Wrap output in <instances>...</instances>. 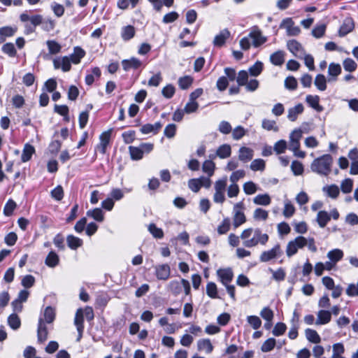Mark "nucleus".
I'll list each match as a JSON object with an SVG mask.
<instances>
[{
	"mask_svg": "<svg viewBox=\"0 0 358 358\" xmlns=\"http://www.w3.org/2000/svg\"><path fill=\"white\" fill-rule=\"evenodd\" d=\"M8 325L14 330L20 328L21 322L20 317L16 314H11L8 318Z\"/></svg>",
	"mask_w": 358,
	"mask_h": 358,
	"instance_id": "nucleus-52",
	"label": "nucleus"
},
{
	"mask_svg": "<svg viewBox=\"0 0 358 358\" xmlns=\"http://www.w3.org/2000/svg\"><path fill=\"white\" fill-rule=\"evenodd\" d=\"M276 345V341L273 338L266 339L261 346V350L263 352H268L271 351Z\"/></svg>",
	"mask_w": 358,
	"mask_h": 358,
	"instance_id": "nucleus-46",
	"label": "nucleus"
},
{
	"mask_svg": "<svg viewBox=\"0 0 358 358\" xmlns=\"http://www.w3.org/2000/svg\"><path fill=\"white\" fill-rule=\"evenodd\" d=\"M231 148L229 144H222L219 146L216 150L215 155H210V158H215V156L218 157L220 159H226L231 156Z\"/></svg>",
	"mask_w": 358,
	"mask_h": 358,
	"instance_id": "nucleus-16",
	"label": "nucleus"
},
{
	"mask_svg": "<svg viewBox=\"0 0 358 358\" xmlns=\"http://www.w3.org/2000/svg\"><path fill=\"white\" fill-rule=\"evenodd\" d=\"M135 29L133 26L129 25L124 27L122 31V38L124 41H129L134 36Z\"/></svg>",
	"mask_w": 358,
	"mask_h": 358,
	"instance_id": "nucleus-50",
	"label": "nucleus"
},
{
	"mask_svg": "<svg viewBox=\"0 0 358 358\" xmlns=\"http://www.w3.org/2000/svg\"><path fill=\"white\" fill-rule=\"evenodd\" d=\"M155 274L159 280H166L171 274V268L168 264H162L155 266Z\"/></svg>",
	"mask_w": 358,
	"mask_h": 358,
	"instance_id": "nucleus-14",
	"label": "nucleus"
},
{
	"mask_svg": "<svg viewBox=\"0 0 358 358\" xmlns=\"http://www.w3.org/2000/svg\"><path fill=\"white\" fill-rule=\"evenodd\" d=\"M230 219L229 217L224 218L222 222L217 227V233L220 235L227 234L230 229Z\"/></svg>",
	"mask_w": 358,
	"mask_h": 358,
	"instance_id": "nucleus-41",
	"label": "nucleus"
},
{
	"mask_svg": "<svg viewBox=\"0 0 358 358\" xmlns=\"http://www.w3.org/2000/svg\"><path fill=\"white\" fill-rule=\"evenodd\" d=\"M343 66L345 71L353 72L357 68V63L351 58H347L343 62Z\"/></svg>",
	"mask_w": 358,
	"mask_h": 358,
	"instance_id": "nucleus-55",
	"label": "nucleus"
},
{
	"mask_svg": "<svg viewBox=\"0 0 358 358\" xmlns=\"http://www.w3.org/2000/svg\"><path fill=\"white\" fill-rule=\"evenodd\" d=\"M198 108L199 103L196 101L189 99L183 110L186 113L189 114L196 112Z\"/></svg>",
	"mask_w": 358,
	"mask_h": 358,
	"instance_id": "nucleus-62",
	"label": "nucleus"
},
{
	"mask_svg": "<svg viewBox=\"0 0 358 358\" xmlns=\"http://www.w3.org/2000/svg\"><path fill=\"white\" fill-rule=\"evenodd\" d=\"M331 220L330 215L324 210H320L317 215V222L321 228H324Z\"/></svg>",
	"mask_w": 358,
	"mask_h": 358,
	"instance_id": "nucleus-32",
	"label": "nucleus"
},
{
	"mask_svg": "<svg viewBox=\"0 0 358 358\" xmlns=\"http://www.w3.org/2000/svg\"><path fill=\"white\" fill-rule=\"evenodd\" d=\"M232 137L234 140H239L241 139V138H243L245 135V133H246V131L245 129L241 127V126H238L236 127H235L232 131Z\"/></svg>",
	"mask_w": 358,
	"mask_h": 358,
	"instance_id": "nucleus-64",
	"label": "nucleus"
},
{
	"mask_svg": "<svg viewBox=\"0 0 358 358\" xmlns=\"http://www.w3.org/2000/svg\"><path fill=\"white\" fill-rule=\"evenodd\" d=\"M49 52L55 55L61 51L62 46L55 41H48L46 42Z\"/></svg>",
	"mask_w": 358,
	"mask_h": 358,
	"instance_id": "nucleus-56",
	"label": "nucleus"
},
{
	"mask_svg": "<svg viewBox=\"0 0 358 358\" xmlns=\"http://www.w3.org/2000/svg\"><path fill=\"white\" fill-rule=\"evenodd\" d=\"M215 164L212 160H206L202 165V170L207 173L209 177L214 174Z\"/></svg>",
	"mask_w": 358,
	"mask_h": 358,
	"instance_id": "nucleus-43",
	"label": "nucleus"
},
{
	"mask_svg": "<svg viewBox=\"0 0 358 358\" xmlns=\"http://www.w3.org/2000/svg\"><path fill=\"white\" fill-rule=\"evenodd\" d=\"M217 275L224 285H229L234 278V273L230 268H220L217 271Z\"/></svg>",
	"mask_w": 358,
	"mask_h": 358,
	"instance_id": "nucleus-11",
	"label": "nucleus"
},
{
	"mask_svg": "<svg viewBox=\"0 0 358 358\" xmlns=\"http://www.w3.org/2000/svg\"><path fill=\"white\" fill-rule=\"evenodd\" d=\"M37 334L39 342H44L48 338V330L43 318L38 320Z\"/></svg>",
	"mask_w": 358,
	"mask_h": 358,
	"instance_id": "nucleus-24",
	"label": "nucleus"
},
{
	"mask_svg": "<svg viewBox=\"0 0 358 358\" xmlns=\"http://www.w3.org/2000/svg\"><path fill=\"white\" fill-rule=\"evenodd\" d=\"M162 125L159 122H157L155 124H145L141 128V131L144 134H148L150 133L157 134L162 128Z\"/></svg>",
	"mask_w": 358,
	"mask_h": 358,
	"instance_id": "nucleus-21",
	"label": "nucleus"
},
{
	"mask_svg": "<svg viewBox=\"0 0 358 358\" xmlns=\"http://www.w3.org/2000/svg\"><path fill=\"white\" fill-rule=\"evenodd\" d=\"M295 213V208L292 203V202L289 200L285 201L284 209L282 214L285 217H292Z\"/></svg>",
	"mask_w": 358,
	"mask_h": 358,
	"instance_id": "nucleus-48",
	"label": "nucleus"
},
{
	"mask_svg": "<svg viewBox=\"0 0 358 358\" xmlns=\"http://www.w3.org/2000/svg\"><path fill=\"white\" fill-rule=\"evenodd\" d=\"M148 231L156 238H162L164 232L161 228H158L155 224H150Z\"/></svg>",
	"mask_w": 358,
	"mask_h": 358,
	"instance_id": "nucleus-57",
	"label": "nucleus"
},
{
	"mask_svg": "<svg viewBox=\"0 0 358 358\" xmlns=\"http://www.w3.org/2000/svg\"><path fill=\"white\" fill-rule=\"evenodd\" d=\"M271 202V199L268 194H257L253 198V203L259 206H268Z\"/></svg>",
	"mask_w": 358,
	"mask_h": 358,
	"instance_id": "nucleus-31",
	"label": "nucleus"
},
{
	"mask_svg": "<svg viewBox=\"0 0 358 358\" xmlns=\"http://www.w3.org/2000/svg\"><path fill=\"white\" fill-rule=\"evenodd\" d=\"M192 83L193 78L189 76L180 77L178 81V85L182 90L188 89L192 85Z\"/></svg>",
	"mask_w": 358,
	"mask_h": 358,
	"instance_id": "nucleus-47",
	"label": "nucleus"
},
{
	"mask_svg": "<svg viewBox=\"0 0 358 358\" xmlns=\"http://www.w3.org/2000/svg\"><path fill=\"white\" fill-rule=\"evenodd\" d=\"M270 62L275 66H282L285 62V52L278 50L270 56Z\"/></svg>",
	"mask_w": 358,
	"mask_h": 358,
	"instance_id": "nucleus-26",
	"label": "nucleus"
},
{
	"mask_svg": "<svg viewBox=\"0 0 358 358\" xmlns=\"http://www.w3.org/2000/svg\"><path fill=\"white\" fill-rule=\"evenodd\" d=\"M206 294L212 299L218 298L217 285L214 282H208L206 285Z\"/></svg>",
	"mask_w": 358,
	"mask_h": 358,
	"instance_id": "nucleus-58",
	"label": "nucleus"
},
{
	"mask_svg": "<svg viewBox=\"0 0 358 358\" xmlns=\"http://www.w3.org/2000/svg\"><path fill=\"white\" fill-rule=\"evenodd\" d=\"M341 73V67L338 64L331 63L328 69V74L332 78H329V80H335L336 77Z\"/></svg>",
	"mask_w": 358,
	"mask_h": 358,
	"instance_id": "nucleus-36",
	"label": "nucleus"
},
{
	"mask_svg": "<svg viewBox=\"0 0 358 358\" xmlns=\"http://www.w3.org/2000/svg\"><path fill=\"white\" fill-rule=\"evenodd\" d=\"M85 55V50L80 47H75L73 49V52L69 57L70 60L74 64H78L80 62L82 58H83Z\"/></svg>",
	"mask_w": 358,
	"mask_h": 358,
	"instance_id": "nucleus-22",
	"label": "nucleus"
},
{
	"mask_svg": "<svg viewBox=\"0 0 358 358\" xmlns=\"http://www.w3.org/2000/svg\"><path fill=\"white\" fill-rule=\"evenodd\" d=\"M343 252L341 249H334L328 252L327 257L334 262L335 264H337L343 257Z\"/></svg>",
	"mask_w": 358,
	"mask_h": 358,
	"instance_id": "nucleus-29",
	"label": "nucleus"
},
{
	"mask_svg": "<svg viewBox=\"0 0 358 358\" xmlns=\"http://www.w3.org/2000/svg\"><path fill=\"white\" fill-rule=\"evenodd\" d=\"M265 167L266 163L265 161L262 159H255L251 162L250 165V168L253 171H263L265 169Z\"/></svg>",
	"mask_w": 358,
	"mask_h": 358,
	"instance_id": "nucleus-42",
	"label": "nucleus"
},
{
	"mask_svg": "<svg viewBox=\"0 0 358 358\" xmlns=\"http://www.w3.org/2000/svg\"><path fill=\"white\" fill-rule=\"evenodd\" d=\"M87 215L92 217L97 222H102L104 220L103 212L99 208L88 210L87 212Z\"/></svg>",
	"mask_w": 358,
	"mask_h": 358,
	"instance_id": "nucleus-40",
	"label": "nucleus"
},
{
	"mask_svg": "<svg viewBox=\"0 0 358 358\" xmlns=\"http://www.w3.org/2000/svg\"><path fill=\"white\" fill-rule=\"evenodd\" d=\"M306 101L310 107L313 108L317 112H322L323 107L320 105V97L317 95H307Z\"/></svg>",
	"mask_w": 358,
	"mask_h": 358,
	"instance_id": "nucleus-19",
	"label": "nucleus"
},
{
	"mask_svg": "<svg viewBox=\"0 0 358 358\" xmlns=\"http://www.w3.org/2000/svg\"><path fill=\"white\" fill-rule=\"evenodd\" d=\"M227 185L226 176L217 180L214 184L215 193L213 201L217 203H223L225 201V192Z\"/></svg>",
	"mask_w": 358,
	"mask_h": 358,
	"instance_id": "nucleus-6",
	"label": "nucleus"
},
{
	"mask_svg": "<svg viewBox=\"0 0 358 358\" xmlns=\"http://www.w3.org/2000/svg\"><path fill=\"white\" fill-rule=\"evenodd\" d=\"M43 315V322H45L46 323H52L54 321L55 317V310L50 306H48L45 309Z\"/></svg>",
	"mask_w": 358,
	"mask_h": 358,
	"instance_id": "nucleus-54",
	"label": "nucleus"
},
{
	"mask_svg": "<svg viewBox=\"0 0 358 358\" xmlns=\"http://www.w3.org/2000/svg\"><path fill=\"white\" fill-rule=\"evenodd\" d=\"M66 242L68 246L72 250H76L83 245V240L73 235H69Z\"/></svg>",
	"mask_w": 358,
	"mask_h": 358,
	"instance_id": "nucleus-34",
	"label": "nucleus"
},
{
	"mask_svg": "<svg viewBox=\"0 0 358 358\" xmlns=\"http://www.w3.org/2000/svg\"><path fill=\"white\" fill-rule=\"evenodd\" d=\"M262 127L264 129L267 131L277 132L279 130V127L277 125L276 122L273 120L264 119L262 122Z\"/></svg>",
	"mask_w": 358,
	"mask_h": 358,
	"instance_id": "nucleus-38",
	"label": "nucleus"
},
{
	"mask_svg": "<svg viewBox=\"0 0 358 358\" xmlns=\"http://www.w3.org/2000/svg\"><path fill=\"white\" fill-rule=\"evenodd\" d=\"M111 129L103 132L99 136V143L96 147V150L99 151L102 155H104L106 152V148L109 145Z\"/></svg>",
	"mask_w": 358,
	"mask_h": 358,
	"instance_id": "nucleus-9",
	"label": "nucleus"
},
{
	"mask_svg": "<svg viewBox=\"0 0 358 358\" xmlns=\"http://www.w3.org/2000/svg\"><path fill=\"white\" fill-rule=\"evenodd\" d=\"M247 322L254 329H258L262 326V320L257 315H249L246 318Z\"/></svg>",
	"mask_w": 358,
	"mask_h": 358,
	"instance_id": "nucleus-49",
	"label": "nucleus"
},
{
	"mask_svg": "<svg viewBox=\"0 0 358 358\" xmlns=\"http://www.w3.org/2000/svg\"><path fill=\"white\" fill-rule=\"evenodd\" d=\"M70 58L67 56L57 57L53 59V66L55 69H62L64 72H67L71 70Z\"/></svg>",
	"mask_w": 358,
	"mask_h": 358,
	"instance_id": "nucleus-10",
	"label": "nucleus"
},
{
	"mask_svg": "<svg viewBox=\"0 0 358 358\" xmlns=\"http://www.w3.org/2000/svg\"><path fill=\"white\" fill-rule=\"evenodd\" d=\"M331 320V312L326 310H320L317 313V319L315 324L323 325L328 324Z\"/></svg>",
	"mask_w": 358,
	"mask_h": 358,
	"instance_id": "nucleus-17",
	"label": "nucleus"
},
{
	"mask_svg": "<svg viewBox=\"0 0 358 358\" xmlns=\"http://www.w3.org/2000/svg\"><path fill=\"white\" fill-rule=\"evenodd\" d=\"M74 324L78 331H83L84 330V314L83 310L79 308L77 310L74 319Z\"/></svg>",
	"mask_w": 358,
	"mask_h": 358,
	"instance_id": "nucleus-27",
	"label": "nucleus"
},
{
	"mask_svg": "<svg viewBox=\"0 0 358 358\" xmlns=\"http://www.w3.org/2000/svg\"><path fill=\"white\" fill-rule=\"evenodd\" d=\"M35 152V148L33 145L29 143H26L24 145V148L22 150L21 160L22 162H27L29 161L31 158V156Z\"/></svg>",
	"mask_w": 358,
	"mask_h": 358,
	"instance_id": "nucleus-28",
	"label": "nucleus"
},
{
	"mask_svg": "<svg viewBox=\"0 0 358 358\" xmlns=\"http://www.w3.org/2000/svg\"><path fill=\"white\" fill-rule=\"evenodd\" d=\"M288 50L296 57L302 58L304 55V50L301 45L296 40H290L287 43Z\"/></svg>",
	"mask_w": 358,
	"mask_h": 358,
	"instance_id": "nucleus-12",
	"label": "nucleus"
},
{
	"mask_svg": "<svg viewBox=\"0 0 358 358\" xmlns=\"http://www.w3.org/2000/svg\"><path fill=\"white\" fill-rule=\"evenodd\" d=\"M250 40H252L253 47L258 48L267 41V37L262 34V31L258 27L255 26L251 29L248 36L241 39L239 44L242 50H248L250 48Z\"/></svg>",
	"mask_w": 358,
	"mask_h": 358,
	"instance_id": "nucleus-3",
	"label": "nucleus"
},
{
	"mask_svg": "<svg viewBox=\"0 0 358 358\" xmlns=\"http://www.w3.org/2000/svg\"><path fill=\"white\" fill-rule=\"evenodd\" d=\"M122 68L124 71H129L131 69H136L141 65V62L135 57H131L129 59H124L122 62Z\"/></svg>",
	"mask_w": 358,
	"mask_h": 358,
	"instance_id": "nucleus-20",
	"label": "nucleus"
},
{
	"mask_svg": "<svg viewBox=\"0 0 358 358\" xmlns=\"http://www.w3.org/2000/svg\"><path fill=\"white\" fill-rule=\"evenodd\" d=\"M240 237L246 248H254L259 244L266 245L269 240L268 235L263 233L259 228H248L242 231Z\"/></svg>",
	"mask_w": 358,
	"mask_h": 358,
	"instance_id": "nucleus-1",
	"label": "nucleus"
},
{
	"mask_svg": "<svg viewBox=\"0 0 358 358\" xmlns=\"http://www.w3.org/2000/svg\"><path fill=\"white\" fill-rule=\"evenodd\" d=\"M243 189L245 194L251 195L257 191V185L252 181H248L243 184Z\"/></svg>",
	"mask_w": 358,
	"mask_h": 358,
	"instance_id": "nucleus-51",
	"label": "nucleus"
},
{
	"mask_svg": "<svg viewBox=\"0 0 358 358\" xmlns=\"http://www.w3.org/2000/svg\"><path fill=\"white\" fill-rule=\"evenodd\" d=\"M261 317L266 322H271L274 316L273 312L268 307H264L260 312Z\"/></svg>",
	"mask_w": 358,
	"mask_h": 358,
	"instance_id": "nucleus-63",
	"label": "nucleus"
},
{
	"mask_svg": "<svg viewBox=\"0 0 358 358\" xmlns=\"http://www.w3.org/2000/svg\"><path fill=\"white\" fill-rule=\"evenodd\" d=\"M291 170L294 175L301 176L303 173V166L301 162L295 160L292 162Z\"/></svg>",
	"mask_w": 358,
	"mask_h": 358,
	"instance_id": "nucleus-61",
	"label": "nucleus"
},
{
	"mask_svg": "<svg viewBox=\"0 0 358 358\" xmlns=\"http://www.w3.org/2000/svg\"><path fill=\"white\" fill-rule=\"evenodd\" d=\"M353 187V181L350 178L345 179L341 184V191L344 194H348L352 192Z\"/></svg>",
	"mask_w": 358,
	"mask_h": 358,
	"instance_id": "nucleus-60",
	"label": "nucleus"
},
{
	"mask_svg": "<svg viewBox=\"0 0 358 358\" xmlns=\"http://www.w3.org/2000/svg\"><path fill=\"white\" fill-rule=\"evenodd\" d=\"M333 158L330 155H324L312 162L311 170L320 176H328L331 171Z\"/></svg>",
	"mask_w": 358,
	"mask_h": 358,
	"instance_id": "nucleus-4",
	"label": "nucleus"
},
{
	"mask_svg": "<svg viewBox=\"0 0 358 358\" xmlns=\"http://www.w3.org/2000/svg\"><path fill=\"white\" fill-rule=\"evenodd\" d=\"M307 246L308 250L315 252L317 250L313 238H306L302 236H298L293 240L288 241L285 248V252L287 257L290 258L295 255L299 250Z\"/></svg>",
	"mask_w": 358,
	"mask_h": 358,
	"instance_id": "nucleus-2",
	"label": "nucleus"
},
{
	"mask_svg": "<svg viewBox=\"0 0 358 358\" xmlns=\"http://www.w3.org/2000/svg\"><path fill=\"white\" fill-rule=\"evenodd\" d=\"M129 150L131 158L134 160H139L143 157V150L139 147L129 146Z\"/></svg>",
	"mask_w": 358,
	"mask_h": 358,
	"instance_id": "nucleus-45",
	"label": "nucleus"
},
{
	"mask_svg": "<svg viewBox=\"0 0 358 358\" xmlns=\"http://www.w3.org/2000/svg\"><path fill=\"white\" fill-rule=\"evenodd\" d=\"M354 29V22L351 18H346L339 29V36H344Z\"/></svg>",
	"mask_w": 358,
	"mask_h": 358,
	"instance_id": "nucleus-23",
	"label": "nucleus"
},
{
	"mask_svg": "<svg viewBox=\"0 0 358 358\" xmlns=\"http://www.w3.org/2000/svg\"><path fill=\"white\" fill-rule=\"evenodd\" d=\"M282 250L279 243L273 245L271 249L262 251L259 259L260 262L266 263L269 262H274L275 259L280 258L282 255Z\"/></svg>",
	"mask_w": 358,
	"mask_h": 358,
	"instance_id": "nucleus-5",
	"label": "nucleus"
},
{
	"mask_svg": "<svg viewBox=\"0 0 358 358\" xmlns=\"http://www.w3.org/2000/svg\"><path fill=\"white\" fill-rule=\"evenodd\" d=\"M16 31L15 28L11 27H3L0 28V42H3L7 37L14 35Z\"/></svg>",
	"mask_w": 358,
	"mask_h": 358,
	"instance_id": "nucleus-37",
	"label": "nucleus"
},
{
	"mask_svg": "<svg viewBox=\"0 0 358 358\" xmlns=\"http://www.w3.org/2000/svg\"><path fill=\"white\" fill-rule=\"evenodd\" d=\"M59 258L56 252L50 251L45 258V264L50 267L54 268L59 264Z\"/></svg>",
	"mask_w": 358,
	"mask_h": 358,
	"instance_id": "nucleus-30",
	"label": "nucleus"
},
{
	"mask_svg": "<svg viewBox=\"0 0 358 358\" xmlns=\"http://www.w3.org/2000/svg\"><path fill=\"white\" fill-rule=\"evenodd\" d=\"M303 111V106L301 103H298L293 108H290L288 110L287 118L294 122L297 119L299 114Z\"/></svg>",
	"mask_w": 358,
	"mask_h": 358,
	"instance_id": "nucleus-25",
	"label": "nucleus"
},
{
	"mask_svg": "<svg viewBox=\"0 0 358 358\" xmlns=\"http://www.w3.org/2000/svg\"><path fill=\"white\" fill-rule=\"evenodd\" d=\"M280 28L286 29L287 34L289 36H297L301 31L300 28L294 25V21L290 17L284 19L280 24Z\"/></svg>",
	"mask_w": 358,
	"mask_h": 358,
	"instance_id": "nucleus-8",
	"label": "nucleus"
},
{
	"mask_svg": "<svg viewBox=\"0 0 358 358\" xmlns=\"http://www.w3.org/2000/svg\"><path fill=\"white\" fill-rule=\"evenodd\" d=\"M305 335L307 340L313 343H319L321 341L320 335L314 329H306L305 330Z\"/></svg>",
	"mask_w": 358,
	"mask_h": 358,
	"instance_id": "nucleus-35",
	"label": "nucleus"
},
{
	"mask_svg": "<svg viewBox=\"0 0 358 358\" xmlns=\"http://www.w3.org/2000/svg\"><path fill=\"white\" fill-rule=\"evenodd\" d=\"M327 195L332 199H336L340 193L338 187L336 185L324 186L322 189Z\"/></svg>",
	"mask_w": 358,
	"mask_h": 358,
	"instance_id": "nucleus-33",
	"label": "nucleus"
},
{
	"mask_svg": "<svg viewBox=\"0 0 358 358\" xmlns=\"http://www.w3.org/2000/svg\"><path fill=\"white\" fill-rule=\"evenodd\" d=\"M263 69V64L261 62H256L249 69V73L252 76H259Z\"/></svg>",
	"mask_w": 358,
	"mask_h": 358,
	"instance_id": "nucleus-59",
	"label": "nucleus"
},
{
	"mask_svg": "<svg viewBox=\"0 0 358 358\" xmlns=\"http://www.w3.org/2000/svg\"><path fill=\"white\" fill-rule=\"evenodd\" d=\"M230 31L227 29L221 30L213 39V43L214 46L218 48L222 47L225 44L227 40L230 37Z\"/></svg>",
	"mask_w": 358,
	"mask_h": 358,
	"instance_id": "nucleus-13",
	"label": "nucleus"
},
{
	"mask_svg": "<svg viewBox=\"0 0 358 358\" xmlns=\"http://www.w3.org/2000/svg\"><path fill=\"white\" fill-rule=\"evenodd\" d=\"M254 155V151L248 147H241L238 150V159L241 162H248L250 161Z\"/></svg>",
	"mask_w": 358,
	"mask_h": 358,
	"instance_id": "nucleus-18",
	"label": "nucleus"
},
{
	"mask_svg": "<svg viewBox=\"0 0 358 358\" xmlns=\"http://www.w3.org/2000/svg\"><path fill=\"white\" fill-rule=\"evenodd\" d=\"M182 283L181 281L172 280L168 285V289L174 295L179 294L182 291Z\"/></svg>",
	"mask_w": 358,
	"mask_h": 358,
	"instance_id": "nucleus-44",
	"label": "nucleus"
},
{
	"mask_svg": "<svg viewBox=\"0 0 358 358\" xmlns=\"http://www.w3.org/2000/svg\"><path fill=\"white\" fill-rule=\"evenodd\" d=\"M197 350L199 352H204L210 354L213 350V345L209 338H201L196 343Z\"/></svg>",
	"mask_w": 358,
	"mask_h": 358,
	"instance_id": "nucleus-15",
	"label": "nucleus"
},
{
	"mask_svg": "<svg viewBox=\"0 0 358 358\" xmlns=\"http://www.w3.org/2000/svg\"><path fill=\"white\" fill-rule=\"evenodd\" d=\"M314 84L320 91H324L327 89V79L323 74L316 76Z\"/></svg>",
	"mask_w": 358,
	"mask_h": 358,
	"instance_id": "nucleus-39",
	"label": "nucleus"
},
{
	"mask_svg": "<svg viewBox=\"0 0 358 358\" xmlns=\"http://www.w3.org/2000/svg\"><path fill=\"white\" fill-rule=\"evenodd\" d=\"M268 217V213L266 210L258 208L255 210L253 213V218L256 220L265 221Z\"/></svg>",
	"mask_w": 358,
	"mask_h": 358,
	"instance_id": "nucleus-53",
	"label": "nucleus"
},
{
	"mask_svg": "<svg viewBox=\"0 0 358 358\" xmlns=\"http://www.w3.org/2000/svg\"><path fill=\"white\" fill-rule=\"evenodd\" d=\"M244 204L243 202H238L234 204L233 208V225L237 228L246 222V217L243 212Z\"/></svg>",
	"mask_w": 358,
	"mask_h": 358,
	"instance_id": "nucleus-7",
	"label": "nucleus"
}]
</instances>
